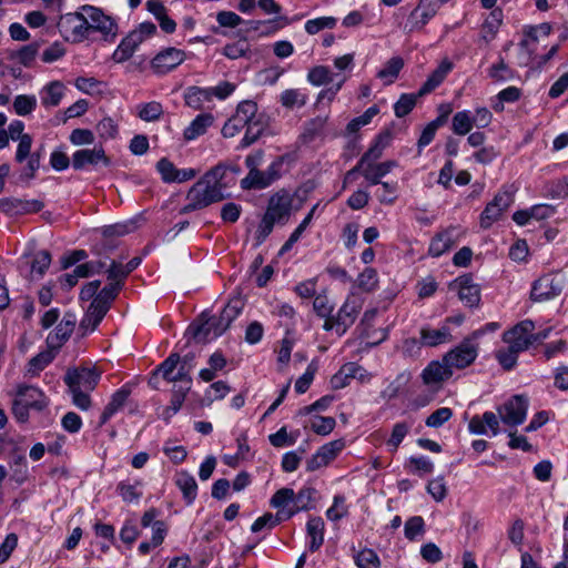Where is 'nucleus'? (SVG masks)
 I'll use <instances>...</instances> for the list:
<instances>
[{
	"label": "nucleus",
	"mask_w": 568,
	"mask_h": 568,
	"mask_svg": "<svg viewBox=\"0 0 568 568\" xmlns=\"http://www.w3.org/2000/svg\"><path fill=\"white\" fill-rule=\"evenodd\" d=\"M234 185V179H227V169L224 163H219L209 170L186 194L187 204L182 209L189 213L210 206L213 203L230 197L225 191Z\"/></svg>",
	"instance_id": "f257e3e1"
},
{
	"label": "nucleus",
	"mask_w": 568,
	"mask_h": 568,
	"mask_svg": "<svg viewBox=\"0 0 568 568\" xmlns=\"http://www.w3.org/2000/svg\"><path fill=\"white\" fill-rule=\"evenodd\" d=\"M532 331L535 323L524 320L503 333L501 339L507 346L497 349L495 358L505 371L514 369L519 354L531 346Z\"/></svg>",
	"instance_id": "f03ea898"
},
{
	"label": "nucleus",
	"mask_w": 568,
	"mask_h": 568,
	"mask_svg": "<svg viewBox=\"0 0 568 568\" xmlns=\"http://www.w3.org/2000/svg\"><path fill=\"white\" fill-rule=\"evenodd\" d=\"M58 29L65 41L80 43L90 37L85 12H70L61 16Z\"/></svg>",
	"instance_id": "7ed1b4c3"
},
{
	"label": "nucleus",
	"mask_w": 568,
	"mask_h": 568,
	"mask_svg": "<svg viewBox=\"0 0 568 568\" xmlns=\"http://www.w3.org/2000/svg\"><path fill=\"white\" fill-rule=\"evenodd\" d=\"M81 10L85 12L89 34L100 32L105 41H113L118 34V24L115 20L106 16L100 8L93 6H82Z\"/></svg>",
	"instance_id": "20e7f679"
},
{
	"label": "nucleus",
	"mask_w": 568,
	"mask_h": 568,
	"mask_svg": "<svg viewBox=\"0 0 568 568\" xmlns=\"http://www.w3.org/2000/svg\"><path fill=\"white\" fill-rule=\"evenodd\" d=\"M527 410L528 398L524 395H514L497 407L500 420L509 427L521 425L527 417Z\"/></svg>",
	"instance_id": "39448f33"
},
{
	"label": "nucleus",
	"mask_w": 568,
	"mask_h": 568,
	"mask_svg": "<svg viewBox=\"0 0 568 568\" xmlns=\"http://www.w3.org/2000/svg\"><path fill=\"white\" fill-rule=\"evenodd\" d=\"M17 148L14 160L18 163H22L27 160V164L22 168L20 173V179L24 181H30L36 176L37 171L40 168V152L31 153L32 146V136L30 134H24L21 138Z\"/></svg>",
	"instance_id": "423d86ee"
},
{
	"label": "nucleus",
	"mask_w": 568,
	"mask_h": 568,
	"mask_svg": "<svg viewBox=\"0 0 568 568\" xmlns=\"http://www.w3.org/2000/svg\"><path fill=\"white\" fill-rule=\"evenodd\" d=\"M478 356V344L469 336L444 355V362L452 368L463 369L471 365Z\"/></svg>",
	"instance_id": "0eeeda50"
},
{
	"label": "nucleus",
	"mask_w": 568,
	"mask_h": 568,
	"mask_svg": "<svg viewBox=\"0 0 568 568\" xmlns=\"http://www.w3.org/2000/svg\"><path fill=\"white\" fill-rule=\"evenodd\" d=\"M227 328L229 325L219 315L211 316L202 323L191 324L186 334H190L196 343H207L224 334Z\"/></svg>",
	"instance_id": "6e6552de"
},
{
	"label": "nucleus",
	"mask_w": 568,
	"mask_h": 568,
	"mask_svg": "<svg viewBox=\"0 0 568 568\" xmlns=\"http://www.w3.org/2000/svg\"><path fill=\"white\" fill-rule=\"evenodd\" d=\"M257 111L256 102L252 100H245L239 103L235 114L231 116L222 128V135L224 138L235 136L242 129L245 128L250 119L255 115Z\"/></svg>",
	"instance_id": "1a4fd4ad"
},
{
	"label": "nucleus",
	"mask_w": 568,
	"mask_h": 568,
	"mask_svg": "<svg viewBox=\"0 0 568 568\" xmlns=\"http://www.w3.org/2000/svg\"><path fill=\"white\" fill-rule=\"evenodd\" d=\"M294 194L286 189H281L268 199L265 214L277 221L278 224H285L293 211Z\"/></svg>",
	"instance_id": "9d476101"
},
{
	"label": "nucleus",
	"mask_w": 568,
	"mask_h": 568,
	"mask_svg": "<svg viewBox=\"0 0 568 568\" xmlns=\"http://www.w3.org/2000/svg\"><path fill=\"white\" fill-rule=\"evenodd\" d=\"M72 168L75 171H82L88 168H97L99 164L109 166L111 164L110 158L105 154L104 148L94 145L92 149H80L72 154Z\"/></svg>",
	"instance_id": "9b49d317"
},
{
	"label": "nucleus",
	"mask_w": 568,
	"mask_h": 568,
	"mask_svg": "<svg viewBox=\"0 0 568 568\" xmlns=\"http://www.w3.org/2000/svg\"><path fill=\"white\" fill-rule=\"evenodd\" d=\"M565 285L561 277L546 274L532 283L530 297L535 302H544L557 297Z\"/></svg>",
	"instance_id": "f8f14e48"
},
{
	"label": "nucleus",
	"mask_w": 568,
	"mask_h": 568,
	"mask_svg": "<svg viewBox=\"0 0 568 568\" xmlns=\"http://www.w3.org/2000/svg\"><path fill=\"white\" fill-rule=\"evenodd\" d=\"M186 54L183 50L169 47L155 54L151 60V69L158 75H163L184 62Z\"/></svg>",
	"instance_id": "ddd939ff"
},
{
	"label": "nucleus",
	"mask_w": 568,
	"mask_h": 568,
	"mask_svg": "<svg viewBox=\"0 0 568 568\" xmlns=\"http://www.w3.org/2000/svg\"><path fill=\"white\" fill-rule=\"evenodd\" d=\"M439 9L436 0H419L418 6L408 16L405 29L408 32L423 29Z\"/></svg>",
	"instance_id": "4468645a"
},
{
	"label": "nucleus",
	"mask_w": 568,
	"mask_h": 568,
	"mask_svg": "<svg viewBox=\"0 0 568 568\" xmlns=\"http://www.w3.org/2000/svg\"><path fill=\"white\" fill-rule=\"evenodd\" d=\"M100 379V373L94 368H74L69 369L64 376V383L68 388H78L92 392Z\"/></svg>",
	"instance_id": "2eb2a0df"
},
{
	"label": "nucleus",
	"mask_w": 568,
	"mask_h": 568,
	"mask_svg": "<svg viewBox=\"0 0 568 568\" xmlns=\"http://www.w3.org/2000/svg\"><path fill=\"white\" fill-rule=\"evenodd\" d=\"M44 203L40 200L4 197L0 200V210L8 215H24L40 212Z\"/></svg>",
	"instance_id": "dca6fc26"
},
{
	"label": "nucleus",
	"mask_w": 568,
	"mask_h": 568,
	"mask_svg": "<svg viewBox=\"0 0 568 568\" xmlns=\"http://www.w3.org/2000/svg\"><path fill=\"white\" fill-rule=\"evenodd\" d=\"M500 422L498 413L487 410L483 415H475L470 418L468 430L474 435H487L490 432L491 436H497L500 433Z\"/></svg>",
	"instance_id": "f3484780"
},
{
	"label": "nucleus",
	"mask_w": 568,
	"mask_h": 568,
	"mask_svg": "<svg viewBox=\"0 0 568 568\" xmlns=\"http://www.w3.org/2000/svg\"><path fill=\"white\" fill-rule=\"evenodd\" d=\"M453 376L452 368L447 363L439 361H432L422 372V379L427 386H435L439 388L442 383Z\"/></svg>",
	"instance_id": "a211bd4d"
},
{
	"label": "nucleus",
	"mask_w": 568,
	"mask_h": 568,
	"mask_svg": "<svg viewBox=\"0 0 568 568\" xmlns=\"http://www.w3.org/2000/svg\"><path fill=\"white\" fill-rule=\"evenodd\" d=\"M392 140V134L389 131H385L379 133L374 143L368 148V150L362 155L357 164L355 165V170H364L369 164L376 163V161L382 158L384 150L388 146Z\"/></svg>",
	"instance_id": "6ab92c4d"
},
{
	"label": "nucleus",
	"mask_w": 568,
	"mask_h": 568,
	"mask_svg": "<svg viewBox=\"0 0 568 568\" xmlns=\"http://www.w3.org/2000/svg\"><path fill=\"white\" fill-rule=\"evenodd\" d=\"M16 396L31 409L38 412L43 410L49 405V399L44 393L36 386L19 384L17 386Z\"/></svg>",
	"instance_id": "aec40b11"
},
{
	"label": "nucleus",
	"mask_w": 568,
	"mask_h": 568,
	"mask_svg": "<svg viewBox=\"0 0 568 568\" xmlns=\"http://www.w3.org/2000/svg\"><path fill=\"white\" fill-rule=\"evenodd\" d=\"M138 229V223L135 220H129L121 223H115L112 225H105L101 229V234L104 239L101 248L97 251V254L101 255L102 252L111 251L115 247L114 244L109 243L108 240L111 237L124 236L134 232Z\"/></svg>",
	"instance_id": "412c9836"
},
{
	"label": "nucleus",
	"mask_w": 568,
	"mask_h": 568,
	"mask_svg": "<svg viewBox=\"0 0 568 568\" xmlns=\"http://www.w3.org/2000/svg\"><path fill=\"white\" fill-rule=\"evenodd\" d=\"M459 300L468 307L478 306L480 302V290L477 284L474 283L470 275H463L454 282Z\"/></svg>",
	"instance_id": "4be33fe9"
},
{
	"label": "nucleus",
	"mask_w": 568,
	"mask_h": 568,
	"mask_svg": "<svg viewBox=\"0 0 568 568\" xmlns=\"http://www.w3.org/2000/svg\"><path fill=\"white\" fill-rule=\"evenodd\" d=\"M245 128L246 131L239 144V149L248 148L264 135L266 129L268 128L267 118L262 113H257L256 111L255 115L250 119Z\"/></svg>",
	"instance_id": "5701e85b"
},
{
	"label": "nucleus",
	"mask_w": 568,
	"mask_h": 568,
	"mask_svg": "<svg viewBox=\"0 0 568 568\" xmlns=\"http://www.w3.org/2000/svg\"><path fill=\"white\" fill-rule=\"evenodd\" d=\"M361 306L355 302L347 298L338 310L337 314L334 315L337 322V334L344 335L346 331L354 324Z\"/></svg>",
	"instance_id": "b1692460"
},
{
	"label": "nucleus",
	"mask_w": 568,
	"mask_h": 568,
	"mask_svg": "<svg viewBox=\"0 0 568 568\" xmlns=\"http://www.w3.org/2000/svg\"><path fill=\"white\" fill-rule=\"evenodd\" d=\"M419 334L420 344L427 347H435L440 344L448 343L453 339L452 332L448 325H443L439 328L423 326L419 331Z\"/></svg>",
	"instance_id": "393cba45"
},
{
	"label": "nucleus",
	"mask_w": 568,
	"mask_h": 568,
	"mask_svg": "<svg viewBox=\"0 0 568 568\" xmlns=\"http://www.w3.org/2000/svg\"><path fill=\"white\" fill-rule=\"evenodd\" d=\"M132 388L129 384L123 385L111 396L100 416V425H104L115 413H118L131 395Z\"/></svg>",
	"instance_id": "a878e982"
},
{
	"label": "nucleus",
	"mask_w": 568,
	"mask_h": 568,
	"mask_svg": "<svg viewBox=\"0 0 568 568\" xmlns=\"http://www.w3.org/2000/svg\"><path fill=\"white\" fill-rule=\"evenodd\" d=\"M453 70V63L444 59L438 67L430 73L425 83L418 90V95H425L435 90L443 83L448 73Z\"/></svg>",
	"instance_id": "bb28decb"
},
{
	"label": "nucleus",
	"mask_w": 568,
	"mask_h": 568,
	"mask_svg": "<svg viewBox=\"0 0 568 568\" xmlns=\"http://www.w3.org/2000/svg\"><path fill=\"white\" fill-rule=\"evenodd\" d=\"M65 85L59 80L45 84L40 91V100L44 108L58 106L65 94Z\"/></svg>",
	"instance_id": "cd10ccee"
},
{
	"label": "nucleus",
	"mask_w": 568,
	"mask_h": 568,
	"mask_svg": "<svg viewBox=\"0 0 568 568\" xmlns=\"http://www.w3.org/2000/svg\"><path fill=\"white\" fill-rule=\"evenodd\" d=\"M174 483L182 491L186 505H192L197 496V484L194 476L186 470H180L174 476Z\"/></svg>",
	"instance_id": "c85d7f7f"
},
{
	"label": "nucleus",
	"mask_w": 568,
	"mask_h": 568,
	"mask_svg": "<svg viewBox=\"0 0 568 568\" xmlns=\"http://www.w3.org/2000/svg\"><path fill=\"white\" fill-rule=\"evenodd\" d=\"M397 166V162L394 160H388L381 163L369 164L364 170L361 171V174L367 181L369 185H378L382 182V179L386 176L394 168Z\"/></svg>",
	"instance_id": "c756f323"
},
{
	"label": "nucleus",
	"mask_w": 568,
	"mask_h": 568,
	"mask_svg": "<svg viewBox=\"0 0 568 568\" xmlns=\"http://www.w3.org/2000/svg\"><path fill=\"white\" fill-rule=\"evenodd\" d=\"M141 43V37L138 33L130 32L125 38L122 39L113 52L112 60L116 63H123L128 61Z\"/></svg>",
	"instance_id": "7c9ffc66"
},
{
	"label": "nucleus",
	"mask_w": 568,
	"mask_h": 568,
	"mask_svg": "<svg viewBox=\"0 0 568 568\" xmlns=\"http://www.w3.org/2000/svg\"><path fill=\"white\" fill-rule=\"evenodd\" d=\"M190 381L187 379L184 385L174 384L172 388V397L170 405L163 412V418L168 423L173 415H175L182 407L184 399L190 392Z\"/></svg>",
	"instance_id": "2f4dec72"
},
{
	"label": "nucleus",
	"mask_w": 568,
	"mask_h": 568,
	"mask_svg": "<svg viewBox=\"0 0 568 568\" xmlns=\"http://www.w3.org/2000/svg\"><path fill=\"white\" fill-rule=\"evenodd\" d=\"M306 531H307L308 538L311 539L310 544H308V550L311 552H315L324 544V531H325L324 520L318 516L311 517L306 524Z\"/></svg>",
	"instance_id": "473e14b6"
},
{
	"label": "nucleus",
	"mask_w": 568,
	"mask_h": 568,
	"mask_svg": "<svg viewBox=\"0 0 568 568\" xmlns=\"http://www.w3.org/2000/svg\"><path fill=\"white\" fill-rule=\"evenodd\" d=\"M214 116L211 113H201L185 128L183 138L185 141H193L203 135L213 124Z\"/></svg>",
	"instance_id": "72a5a7b5"
},
{
	"label": "nucleus",
	"mask_w": 568,
	"mask_h": 568,
	"mask_svg": "<svg viewBox=\"0 0 568 568\" xmlns=\"http://www.w3.org/2000/svg\"><path fill=\"white\" fill-rule=\"evenodd\" d=\"M316 489L310 486L301 488L297 494L294 493V506L286 509L290 518L300 511L312 509Z\"/></svg>",
	"instance_id": "f704fd0d"
},
{
	"label": "nucleus",
	"mask_w": 568,
	"mask_h": 568,
	"mask_svg": "<svg viewBox=\"0 0 568 568\" xmlns=\"http://www.w3.org/2000/svg\"><path fill=\"white\" fill-rule=\"evenodd\" d=\"M211 99L212 91L209 88L189 87L184 92L185 104L194 110H201Z\"/></svg>",
	"instance_id": "c9c22d12"
},
{
	"label": "nucleus",
	"mask_w": 568,
	"mask_h": 568,
	"mask_svg": "<svg viewBox=\"0 0 568 568\" xmlns=\"http://www.w3.org/2000/svg\"><path fill=\"white\" fill-rule=\"evenodd\" d=\"M504 19V13L500 8L493 9L488 17L485 19L481 28L483 39L487 42L495 39Z\"/></svg>",
	"instance_id": "e433bc0d"
},
{
	"label": "nucleus",
	"mask_w": 568,
	"mask_h": 568,
	"mask_svg": "<svg viewBox=\"0 0 568 568\" xmlns=\"http://www.w3.org/2000/svg\"><path fill=\"white\" fill-rule=\"evenodd\" d=\"M290 519V514H286V509L277 510L275 515L266 513L263 516L255 519L251 526L252 532H258L264 528L272 529L280 523Z\"/></svg>",
	"instance_id": "4c0bfd02"
},
{
	"label": "nucleus",
	"mask_w": 568,
	"mask_h": 568,
	"mask_svg": "<svg viewBox=\"0 0 568 568\" xmlns=\"http://www.w3.org/2000/svg\"><path fill=\"white\" fill-rule=\"evenodd\" d=\"M454 245V234L452 231H444L433 237L428 252L432 256L438 257L449 251Z\"/></svg>",
	"instance_id": "58836bf2"
},
{
	"label": "nucleus",
	"mask_w": 568,
	"mask_h": 568,
	"mask_svg": "<svg viewBox=\"0 0 568 568\" xmlns=\"http://www.w3.org/2000/svg\"><path fill=\"white\" fill-rule=\"evenodd\" d=\"M108 311L101 308L95 303L91 302L83 318L80 322V328L93 332L101 323Z\"/></svg>",
	"instance_id": "ea45409f"
},
{
	"label": "nucleus",
	"mask_w": 568,
	"mask_h": 568,
	"mask_svg": "<svg viewBox=\"0 0 568 568\" xmlns=\"http://www.w3.org/2000/svg\"><path fill=\"white\" fill-rule=\"evenodd\" d=\"M122 288V284L120 282H111L109 285H105L100 292L98 291V295L93 298V303L101 308L109 311L112 302L116 298L119 292Z\"/></svg>",
	"instance_id": "a19ab883"
},
{
	"label": "nucleus",
	"mask_w": 568,
	"mask_h": 568,
	"mask_svg": "<svg viewBox=\"0 0 568 568\" xmlns=\"http://www.w3.org/2000/svg\"><path fill=\"white\" fill-rule=\"evenodd\" d=\"M404 67V60L396 55L390 58L384 67L377 72V78L385 80V84H392Z\"/></svg>",
	"instance_id": "79ce46f5"
},
{
	"label": "nucleus",
	"mask_w": 568,
	"mask_h": 568,
	"mask_svg": "<svg viewBox=\"0 0 568 568\" xmlns=\"http://www.w3.org/2000/svg\"><path fill=\"white\" fill-rule=\"evenodd\" d=\"M359 369L361 367L354 363H348L342 366V368L331 378L332 387L334 389L346 387L349 384L351 378H354Z\"/></svg>",
	"instance_id": "37998d69"
},
{
	"label": "nucleus",
	"mask_w": 568,
	"mask_h": 568,
	"mask_svg": "<svg viewBox=\"0 0 568 568\" xmlns=\"http://www.w3.org/2000/svg\"><path fill=\"white\" fill-rule=\"evenodd\" d=\"M270 185L272 184L266 176V172L261 170L248 172L247 175L241 180V187L243 190H263Z\"/></svg>",
	"instance_id": "c03bdc74"
},
{
	"label": "nucleus",
	"mask_w": 568,
	"mask_h": 568,
	"mask_svg": "<svg viewBox=\"0 0 568 568\" xmlns=\"http://www.w3.org/2000/svg\"><path fill=\"white\" fill-rule=\"evenodd\" d=\"M53 359L54 354L50 348L49 351L37 354L28 362L27 374L32 377L38 376Z\"/></svg>",
	"instance_id": "a18cd8bd"
},
{
	"label": "nucleus",
	"mask_w": 568,
	"mask_h": 568,
	"mask_svg": "<svg viewBox=\"0 0 568 568\" xmlns=\"http://www.w3.org/2000/svg\"><path fill=\"white\" fill-rule=\"evenodd\" d=\"M72 333L73 329H71L67 324L59 323L47 337L48 347L50 349H59L69 339Z\"/></svg>",
	"instance_id": "49530a36"
},
{
	"label": "nucleus",
	"mask_w": 568,
	"mask_h": 568,
	"mask_svg": "<svg viewBox=\"0 0 568 568\" xmlns=\"http://www.w3.org/2000/svg\"><path fill=\"white\" fill-rule=\"evenodd\" d=\"M307 94L298 89H287L281 93L280 102L286 109L302 108L307 102Z\"/></svg>",
	"instance_id": "de8ad7c7"
},
{
	"label": "nucleus",
	"mask_w": 568,
	"mask_h": 568,
	"mask_svg": "<svg viewBox=\"0 0 568 568\" xmlns=\"http://www.w3.org/2000/svg\"><path fill=\"white\" fill-rule=\"evenodd\" d=\"M473 125L470 111L464 110L454 114L452 130L455 134L465 135L470 132Z\"/></svg>",
	"instance_id": "09e8293b"
},
{
	"label": "nucleus",
	"mask_w": 568,
	"mask_h": 568,
	"mask_svg": "<svg viewBox=\"0 0 568 568\" xmlns=\"http://www.w3.org/2000/svg\"><path fill=\"white\" fill-rule=\"evenodd\" d=\"M141 483L135 481L130 484L129 481H120L116 486V491L125 503L139 501L142 497V490L140 489Z\"/></svg>",
	"instance_id": "8fccbe9b"
},
{
	"label": "nucleus",
	"mask_w": 568,
	"mask_h": 568,
	"mask_svg": "<svg viewBox=\"0 0 568 568\" xmlns=\"http://www.w3.org/2000/svg\"><path fill=\"white\" fill-rule=\"evenodd\" d=\"M11 467H14L13 477L16 481L21 484L26 479L27 474V458L20 448H14L11 452Z\"/></svg>",
	"instance_id": "3c124183"
},
{
	"label": "nucleus",
	"mask_w": 568,
	"mask_h": 568,
	"mask_svg": "<svg viewBox=\"0 0 568 568\" xmlns=\"http://www.w3.org/2000/svg\"><path fill=\"white\" fill-rule=\"evenodd\" d=\"M357 286L366 292H374L378 286V274L375 268L366 267L362 273L358 274L356 280Z\"/></svg>",
	"instance_id": "603ef678"
},
{
	"label": "nucleus",
	"mask_w": 568,
	"mask_h": 568,
	"mask_svg": "<svg viewBox=\"0 0 568 568\" xmlns=\"http://www.w3.org/2000/svg\"><path fill=\"white\" fill-rule=\"evenodd\" d=\"M138 115L145 122L156 121L163 114V106L160 102L151 101L138 105Z\"/></svg>",
	"instance_id": "864d4df0"
},
{
	"label": "nucleus",
	"mask_w": 568,
	"mask_h": 568,
	"mask_svg": "<svg viewBox=\"0 0 568 568\" xmlns=\"http://www.w3.org/2000/svg\"><path fill=\"white\" fill-rule=\"evenodd\" d=\"M418 92L414 93H403L399 99L394 104V112L397 118H404L415 108L417 98H419Z\"/></svg>",
	"instance_id": "5fc2aeb1"
},
{
	"label": "nucleus",
	"mask_w": 568,
	"mask_h": 568,
	"mask_svg": "<svg viewBox=\"0 0 568 568\" xmlns=\"http://www.w3.org/2000/svg\"><path fill=\"white\" fill-rule=\"evenodd\" d=\"M378 185H381V189L376 191V197L378 201L382 204H394L397 200L398 183L396 181H382Z\"/></svg>",
	"instance_id": "6e6d98bb"
},
{
	"label": "nucleus",
	"mask_w": 568,
	"mask_h": 568,
	"mask_svg": "<svg viewBox=\"0 0 568 568\" xmlns=\"http://www.w3.org/2000/svg\"><path fill=\"white\" fill-rule=\"evenodd\" d=\"M40 43L32 42L30 44L23 45L20 50H18L12 58L17 59L23 67L30 68L32 67L34 59L39 52Z\"/></svg>",
	"instance_id": "4d7b16f0"
},
{
	"label": "nucleus",
	"mask_w": 568,
	"mask_h": 568,
	"mask_svg": "<svg viewBox=\"0 0 568 568\" xmlns=\"http://www.w3.org/2000/svg\"><path fill=\"white\" fill-rule=\"evenodd\" d=\"M358 568H379L381 560L378 555L369 548H364L354 556Z\"/></svg>",
	"instance_id": "13d9d810"
},
{
	"label": "nucleus",
	"mask_w": 568,
	"mask_h": 568,
	"mask_svg": "<svg viewBox=\"0 0 568 568\" xmlns=\"http://www.w3.org/2000/svg\"><path fill=\"white\" fill-rule=\"evenodd\" d=\"M37 108V98L34 95L19 94L13 100V110L18 115L24 116Z\"/></svg>",
	"instance_id": "bf43d9fd"
},
{
	"label": "nucleus",
	"mask_w": 568,
	"mask_h": 568,
	"mask_svg": "<svg viewBox=\"0 0 568 568\" xmlns=\"http://www.w3.org/2000/svg\"><path fill=\"white\" fill-rule=\"evenodd\" d=\"M243 307L244 302L242 301V298L233 297L224 306L220 316L222 317V321H224L230 327L233 321L241 314Z\"/></svg>",
	"instance_id": "052dcab7"
},
{
	"label": "nucleus",
	"mask_w": 568,
	"mask_h": 568,
	"mask_svg": "<svg viewBox=\"0 0 568 568\" xmlns=\"http://www.w3.org/2000/svg\"><path fill=\"white\" fill-rule=\"evenodd\" d=\"M270 504L278 510L290 509L287 506H294V490L292 488H281L271 498Z\"/></svg>",
	"instance_id": "680f3d73"
},
{
	"label": "nucleus",
	"mask_w": 568,
	"mask_h": 568,
	"mask_svg": "<svg viewBox=\"0 0 568 568\" xmlns=\"http://www.w3.org/2000/svg\"><path fill=\"white\" fill-rule=\"evenodd\" d=\"M307 81L313 85L320 87L332 82L333 74L327 67L317 65L308 71Z\"/></svg>",
	"instance_id": "e2e57ef3"
},
{
	"label": "nucleus",
	"mask_w": 568,
	"mask_h": 568,
	"mask_svg": "<svg viewBox=\"0 0 568 568\" xmlns=\"http://www.w3.org/2000/svg\"><path fill=\"white\" fill-rule=\"evenodd\" d=\"M318 371V364L316 361H312L305 373L297 378L295 382V392L297 394H304L311 386L316 372Z\"/></svg>",
	"instance_id": "0e129e2a"
},
{
	"label": "nucleus",
	"mask_w": 568,
	"mask_h": 568,
	"mask_svg": "<svg viewBox=\"0 0 568 568\" xmlns=\"http://www.w3.org/2000/svg\"><path fill=\"white\" fill-rule=\"evenodd\" d=\"M180 363L178 353L170 354L158 367L156 372L168 382H172L173 372Z\"/></svg>",
	"instance_id": "69168bd1"
},
{
	"label": "nucleus",
	"mask_w": 568,
	"mask_h": 568,
	"mask_svg": "<svg viewBox=\"0 0 568 568\" xmlns=\"http://www.w3.org/2000/svg\"><path fill=\"white\" fill-rule=\"evenodd\" d=\"M425 531V521L420 516L410 517L405 523V537L409 540L416 539L418 536H422Z\"/></svg>",
	"instance_id": "338daca9"
},
{
	"label": "nucleus",
	"mask_w": 568,
	"mask_h": 568,
	"mask_svg": "<svg viewBox=\"0 0 568 568\" xmlns=\"http://www.w3.org/2000/svg\"><path fill=\"white\" fill-rule=\"evenodd\" d=\"M453 416V410L449 407H440L433 412L425 420L426 426L433 428L442 427Z\"/></svg>",
	"instance_id": "774afa93"
}]
</instances>
